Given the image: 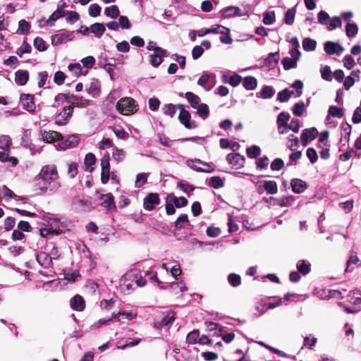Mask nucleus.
Instances as JSON below:
<instances>
[{"label": "nucleus", "instance_id": "31", "mask_svg": "<svg viewBox=\"0 0 361 361\" xmlns=\"http://www.w3.org/2000/svg\"><path fill=\"white\" fill-rule=\"evenodd\" d=\"M148 173H140L137 174L135 177V187L137 188H141L146 183Z\"/></svg>", "mask_w": 361, "mask_h": 361}, {"label": "nucleus", "instance_id": "3", "mask_svg": "<svg viewBox=\"0 0 361 361\" xmlns=\"http://www.w3.org/2000/svg\"><path fill=\"white\" fill-rule=\"evenodd\" d=\"M116 110L122 115L129 116L137 111V104L131 97H124L118 100L116 104Z\"/></svg>", "mask_w": 361, "mask_h": 361}, {"label": "nucleus", "instance_id": "51", "mask_svg": "<svg viewBox=\"0 0 361 361\" xmlns=\"http://www.w3.org/2000/svg\"><path fill=\"white\" fill-rule=\"evenodd\" d=\"M30 24L25 20H20L18 23V28L17 32L18 34H25L30 30Z\"/></svg>", "mask_w": 361, "mask_h": 361}, {"label": "nucleus", "instance_id": "27", "mask_svg": "<svg viewBox=\"0 0 361 361\" xmlns=\"http://www.w3.org/2000/svg\"><path fill=\"white\" fill-rule=\"evenodd\" d=\"M264 187L267 193L274 195L278 192V186L274 180H266L264 182Z\"/></svg>", "mask_w": 361, "mask_h": 361}, {"label": "nucleus", "instance_id": "53", "mask_svg": "<svg viewBox=\"0 0 361 361\" xmlns=\"http://www.w3.org/2000/svg\"><path fill=\"white\" fill-rule=\"evenodd\" d=\"M360 262L358 257L356 255H351L347 262V267L345 269V271H351L353 268H351V265L357 264Z\"/></svg>", "mask_w": 361, "mask_h": 361}, {"label": "nucleus", "instance_id": "58", "mask_svg": "<svg viewBox=\"0 0 361 361\" xmlns=\"http://www.w3.org/2000/svg\"><path fill=\"white\" fill-rule=\"evenodd\" d=\"M40 235L43 238H51L56 235L54 231L48 226V227L42 228L39 230Z\"/></svg>", "mask_w": 361, "mask_h": 361}, {"label": "nucleus", "instance_id": "48", "mask_svg": "<svg viewBox=\"0 0 361 361\" xmlns=\"http://www.w3.org/2000/svg\"><path fill=\"white\" fill-rule=\"evenodd\" d=\"M261 149L257 145H252L251 147L247 149V154L248 157L253 159L256 158L257 156L260 154Z\"/></svg>", "mask_w": 361, "mask_h": 361}, {"label": "nucleus", "instance_id": "5", "mask_svg": "<svg viewBox=\"0 0 361 361\" xmlns=\"http://www.w3.org/2000/svg\"><path fill=\"white\" fill-rule=\"evenodd\" d=\"M187 165L190 168L197 171L211 173L214 171V168L207 163L203 162L200 159H190L187 161Z\"/></svg>", "mask_w": 361, "mask_h": 361}, {"label": "nucleus", "instance_id": "7", "mask_svg": "<svg viewBox=\"0 0 361 361\" xmlns=\"http://www.w3.org/2000/svg\"><path fill=\"white\" fill-rule=\"evenodd\" d=\"M178 108L180 109L178 118L180 122L188 129H192L196 127L195 122L190 121V114L185 110L183 105H178Z\"/></svg>", "mask_w": 361, "mask_h": 361}, {"label": "nucleus", "instance_id": "12", "mask_svg": "<svg viewBox=\"0 0 361 361\" xmlns=\"http://www.w3.org/2000/svg\"><path fill=\"white\" fill-rule=\"evenodd\" d=\"M175 319V314L173 312H168L161 319L155 320V326L158 328L169 329Z\"/></svg>", "mask_w": 361, "mask_h": 361}, {"label": "nucleus", "instance_id": "49", "mask_svg": "<svg viewBox=\"0 0 361 361\" xmlns=\"http://www.w3.org/2000/svg\"><path fill=\"white\" fill-rule=\"evenodd\" d=\"M342 25V22L340 18L338 17H333L330 18V23L329 26L327 27L328 30L331 31L337 27H341Z\"/></svg>", "mask_w": 361, "mask_h": 361}, {"label": "nucleus", "instance_id": "56", "mask_svg": "<svg viewBox=\"0 0 361 361\" xmlns=\"http://www.w3.org/2000/svg\"><path fill=\"white\" fill-rule=\"evenodd\" d=\"M102 8L97 4H94L89 7V15L92 17H97L100 15Z\"/></svg>", "mask_w": 361, "mask_h": 361}, {"label": "nucleus", "instance_id": "6", "mask_svg": "<svg viewBox=\"0 0 361 361\" xmlns=\"http://www.w3.org/2000/svg\"><path fill=\"white\" fill-rule=\"evenodd\" d=\"M79 142L78 137L75 135L68 136L66 138H60L58 147L59 149L66 150L75 147Z\"/></svg>", "mask_w": 361, "mask_h": 361}, {"label": "nucleus", "instance_id": "46", "mask_svg": "<svg viewBox=\"0 0 361 361\" xmlns=\"http://www.w3.org/2000/svg\"><path fill=\"white\" fill-rule=\"evenodd\" d=\"M320 73L322 75V78L326 80V81H331L332 80V73L330 69V67L328 66H322L320 69Z\"/></svg>", "mask_w": 361, "mask_h": 361}, {"label": "nucleus", "instance_id": "59", "mask_svg": "<svg viewBox=\"0 0 361 361\" xmlns=\"http://www.w3.org/2000/svg\"><path fill=\"white\" fill-rule=\"evenodd\" d=\"M34 47L39 51H44L47 49L45 42L40 37H36L35 39Z\"/></svg>", "mask_w": 361, "mask_h": 361}, {"label": "nucleus", "instance_id": "64", "mask_svg": "<svg viewBox=\"0 0 361 361\" xmlns=\"http://www.w3.org/2000/svg\"><path fill=\"white\" fill-rule=\"evenodd\" d=\"M329 113L334 117L341 118L343 115V110L337 106H331L329 107Z\"/></svg>", "mask_w": 361, "mask_h": 361}, {"label": "nucleus", "instance_id": "23", "mask_svg": "<svg viewBox=\"0 0 361 361\" xmlns=\"http://www.w3.org/2000/svg\"><path fill=\"white\" fill-rule=\"evenodd\" d=\"M89 30H90V32L94 34L96 37L100 38L104 33L106 28L103 23H96L92 24Z\"/></svg>", "mask_w": 361, "mask_h": 361}, {"label": "nucleus", "instance_id": "2", "mask_svg": "<svg viewBox=\"0 0 361 361\" xmlns=\"http://www.w3.org/2000/svg\"><path fill=\"white\" fill-rule=\"evenodd\" d=\"M145 284V279L135 270L126 272L120 279V287L123 292L133 290L135 287H143Z\"/></svg>", "mask_w": 361, "mask_h": 361}, {"label": "nucleus", "instance_id": "42", "mask_svg": "<svg viewBox=\"0 0 361 361\" xmlns=\"http://www.w3.org/2000/svg\"><path fill=\"white\" fill-rule=\"evenodd\" d=\"M68 68L76 77H78L82 74V66L78 63L69 64Z\"/></svg>", "mask_w": 361, "mask_h": 361}, {"label": "nucleus", "instance_id": "14", "mask_svg": "<svg viewBox=\"0 0 361 361\" xmlns=\"http://www.w3.org/2000/svg\"><path fill=\"white\" fill-rule=\"evenodd\" d=\"M40 135H41V139L44 142H47V143H52L56 141L59 142V140L61 137V135L59 133L54 131V130H49V131L42 130L40 132Z\"/></svg>", "mask_w": 361, "mask_h": 361}, {"label": "nucleus", "instance_id": "41", "mask_svg": "<svg viewBox=\"0 0 361 361\" xmlns=\"http://www.w3.org/2000/svg\"><path fill=\"white\" fill-rule=\"evenodd\" d=\"M275 13L274 11H267L263 14V23L269 25L275 22Z\"/></svg>", "mask_w": 361, "mask_h": 361}, {"label": "nucleus", "instance_id": "35", "mask_svg": "<svg viewBox=\"0 0 361 361\" xmlns=\"http://www.w3.org/2000/svg\"><path fill=\"white\" fill-rule=\"evenodd\" d=\"M95 157L92 153H88L86 154L85 157V169L89 171H92L93 170L92 166L95 163Z\"/></svg>", "mask_w": 361, "mask_h": 361}, {"label": "nucleus", "instance_id": "24", "mask_svg": "<svg viewBox=\"0 0 361 361\" xmlns=\"http://www.w3.org/2000/svg\"><path fill=\"white\" fill-rule=\"evenodd\" d=\"M29 74L27 71L19 70L16 73V82L19 85H24L28 80Z\"/></svg>", "mask_w": 361, "mask_h": 361}, {"label": "nucleus", "instance_id": "22", "mask_svg": "<svg viewBox=\"0 0 361 361\" xmlns=\"http://www.w3.org/2000/svg\"><path fill=\"white\" fill-rule=\"evenodd\" d=\"M37 260L44 268L49 267L52 264V257L46 252H39L37 255Z\"/></svg>", "mask_w": 361, "mask_h": 361}, {"label": "nucleus", "instance_id": "52", "mask_svg": "<svg viewBox=\"0 0 361 361\" xmlns=\"http://www.w3.org/2000/svg\"><path fill=\"white\" fill-rule=\"evenodd\" d=\"M72 104L80 108H84L90 104V101L82 98L75 97L72 101Z\"/></svg>", "mask_w": 361, "mask_h": 361}, {"label": "nucleus", "instance_id": "4", "mask_svg": "<svg viewBox=\"0 0 361 361\" xmlns=\"http://www.w3.org/2000/svg\"><path fill=\"white\" fill-rule=\"evenodd\" d=\"M48 226L54 231L55 235L61 234L67 228V223L63 219L54 216H47L45 219Z\"/></svg>", "mask_w": 361, "mask_h": 361}, {"label": "nucleus", "instance_id": "62", "mask_svg": "<svg viewBox=\"0 0 361 361\" xmlns=\"http://www.w3.org/2000/svg\"><path fill=\"white\" fill-rule=\"evenodd\" d=\"M243 78L238 74L233 75L228 78V84L233 87H237L242 82Z\"/></svg>", "mask_w": 361, "mask_h": 361}, {"label": "nucleus", "instance_id": "36", "mask_svg": "<svg viewBox=\"0 0 361 361\" xmlns=\"http://www.w3.org/2000/svg\"><path fill=\"white\" fill-rule=\"evenodd\" d=\"M358 31L357 25L353 23H348L345 26L346 35L349 37H355Z\"/></svg>", "mask_w": 361, "mask_h": 361}, {"label": "nucleus", "instance_id": "55", "mask_svg": "<svg viewBox=\"0 0 361 361\" xmlns=\"http://www.w3.org/2000/svg\"><path fill=\"white\" fill-rule=\"evenodd\" d=\"M228 281L234 287L238 286L241 283L240 276L235 274H231L228 276Z\"/></svg>", "mask_w": 361, "mask_h": 361}, {"label": "nucleus", "instance_id": "43", "mask_svg": "<svg viewBox=\"0 0 361 361\" xmlns=\"http://www.w3.org/2000/svg\"><path fill=\"white\" fill-rule=\"evenodd\" d=\"M295 16V9H288L285 13L284 22L287 25H292L294 22Z\"/></svg>", "mask_w": 361, "mask_h": 361}, {"label": "nucleus", "instance_id": "18", "mask_svg": "<svg viewBox=\"0 0 361 361\" xmlns=\"http://www.w3.org/2000/svg\"><path fill=\"white\" fill-rule=\"evenodd\" d=\"M290 185L293 191L298 194L303 192L307 188L305 182L298 178L293 179L290 182Z\"/></svg>", "mask_w": 361, "mask_h": 361}, {"label": "nucleus", "instance_id": "20", "mask_svg": "<svg viewBox=\"0 0 361 361\" xmlns=\"http://www.w3.org/2000/svg\"><path fill=\"white\" fill-rule=\"evenodd\" d=\"M70 305L73 310L77 311L82 310L85 305L83 298L79 295H76L71 299Z\"/></svg>", "mask_w": 361, "mask_h": 361}, {"label": "nucleus", "instance_id": "40", "mask_svg": "<svg viewBox=\"0 0 361 361\" xmlns=\"http://www.w3.org/2000/svg\"><path fill=\"white\" fill-rule=\"evenodd\" d=\"M65 13H61L59 11H55L47 20L46 23L49 26H53L55 21L60 18L64 16Z\"/></svg>", "mask_w": 361, "mask_h": 361}, {"label": "nucleus", "instance_id": "30", "mask_svg": "<svg viewBox=\"0 0 361 361\" xmlns=\"http://www.w3.org/2000/svg\"><path fill=\"white\" fill-rule=\"evenodd\" d=\"M185 98L190 102L192 107L195 109L197 107L200 102V97L190 92H188L185 93Z\"/></svg>", "mask_w": 361, "mask_h": 361}, {"label": "nucleus", "instance_id": "54", "mask_svg": "<svg viewBox=\"0 0 361 361\" xmlns=\"http://www.w3.org/2000/svg\"><path fill=\"white\" fill-rule=\"evenodd\" d=\"M293 93V91H290L288 89H285L278 94V99H279V100H280L281 102H287L290 99V97Z\"/></svg>", "mask_w": 361, "mask_h": 361}, {"label": "nucleus", "instance_id": "16", "mask_svg": "<svg viewBox=\"0 0 361 361\" xmlns=\"http://www.w3.org/2000/svg\"><path fill=\"white\" fill-rule=\"evenodd\" d=\"M166 56V51L163 49H157L150 55V63L154 67L159 66L163 61V58Z\"/></svg>", "mask_w": 361, "mask_h": 361}, {"label": "nucleus", "instance_id": "8", "mask_svg": "<svg viewBox=\"0 0 361 361\" xmlns=\"http://www.w3.org/2000/svg\"><path fill=\"white\" fill-rule=\"evenodd\" d=\"M73 37L74 35L73 32L66 31L56 34L51 37V44L53 46H58L61 44L72 40Z\"/></svg>", "mask_w": 361, "mask_h": 361}, {"label": "nucleus", "instance_id": "61", "mask_svg": "<svg viewBox=\"0 0 361 361\" xmlns=\"http://www.w3.org/2000/svg\"><path fill=\"white\" fill-rule=\"evenodd\" d=\"M290 118V114L286 112H281L277 117L278 125H287V122Z\"/></svg>", "mask_w": 361, "mask_h": 361}, {"label": "nucleus", "instance_id": "11", "mask_svg": "<svg viewBox=\"0 0 361 361\" xmlns=\"http://www.w3.org/2000/svg\"><path fill=\"white\" fill-rule=\"evenodd\" d=\"M20 104L23 109L33 112L35 110L36 105L34 102L33 96L29 94H23L20 96Z\"/></svg>", "mask_w": 361, "mask_h": 361}, {"label": "nucleus", "instance_id": "45", "mask_svg": "<svg viewBox=\"0 0 361 361\" xmlns=\"http://www.w3.org/2000/svg\"><path fill=\"white\" fill-rule=\"evenodd\" d=\"M209 185L215 188V189H217V188H221L223 187L224 185V181L223 180L219 177V176H213L209 180Z\"/></svg>", "mask_w": 361, "mask_h": 361}, {"label": "nucleus", "instance_id": "13", "mask_svg": "<svg viewBox=\"0 0 361 361\" xmlns=\"http://www.w3.org/2000/svg\"><path fill=\"white\" fill-rule=\"evenodd\" d=\"M159 198L157 193H150L144 198L143 207L146 210H152L156 205L159 204Z\"/></svg>", "mask_w": 361, "mask_h": 361}, {"label": "nucleus", "instance_id": "60", "mask_svg": "<svg viewBox=\"0 0 361 361\" xmlns=\"http://www.w3.org/2000/svg\"><path fill=\"white\" fill-rule=\"evenodd\" d=\"M162 109H163L164 114H166L167 116H170L171 117H173L176 114V106H175V105H173L172 104H169L165 105L162 108Z\"/></svg>", "mask_w": 361, "mask_h": 361}, {"label": "nucleus", "instance_id": "29", "mask_svg": "<svg viewBox=\"0 0 361 361\" xmlns=\"http://www.w3.org/2000/svg\"><path fill=\"white\" fill-rule=\"evenodd\" d=\"M171 289L172 293L174 294H178L180 293H183L187 290V287L185 283L182 281L180 282H173L171 284Z\"/></svg>", "mask_w": 361, "mask_h": 361}, {"label": "nucleus", "instance_id": "26", "mask_svg": "<svg viewBox=\"0 0 361 361\" xmlns=\"http://www.w3.org/2000/svg\"><path fill=\"white\" fill-rule=\"evenodd\" d=\"M257 86V81L252 76H247L243 79V87L247 90H253Z\"/></svg>", "mask_w": 361, "mask_h": 361}, {"label": "nucleus", "instance_id": "37", "mask_svg": "<svg viewBox=\"0 0 361 361\" xmlns=\"http://www.w3.org/2000/svg\"><path fill=\"white\" fill-rule=\"evenodd\" d=\"M317 46V42L310 38H305L302 41L303 49L307 51H314Z\"/></svg>", "mask_w": 361, "mask_h": 361}, {"label": "nucleus", "instance_id": "19", "mask_svg": "<svg viewBox=\"0 0 361 361\" xmlns=\"http://www.w3.org/2000/svg\"><path fill=\"white\" fill-rule=\"evenodd\" d=\"M226 159L233 167L239 168L243 165L244 159L238 154H229L227 155Z\"/></svg>", "mask_w": 361, "mask_h": 361}, {"label": "nucleus", "instance_id": "17", "mask_svg": "<svg viewBox=\"0 0 361 361\" xmlns=\"http://www.w3.org/2000/svg\"><path fill=\"white\" fill-rule=\"evenodd\" d=\"M101 205L104 207L111 209L116 208L114 196L111 193H106L100 195Z\"/></svg>", "mask_w": 361, "mask_h": 361}, {"label": "nucleus", "instance_id": "34", "mask_svg": "<svg viewBox=\"0 0 361 361\" xmlns=\"http://www.w3.org/2000/svg\"><path fill=\"white\" fill-rule=\"evenodd\" d=\"M298 61L294 59L285 57L282 60V64L285 70H290V68H295L297 67Z\"/></svg>", "mask_w": 361, "mask_h": 361}, {"label": "nucleus", "instance_id": "38", "mask_svg": "<svg viewBox=\"0 0 361 361\" xmlns=\"http://www.w3.org/2000/svg\"><path fill=\"white\" fill-rule=\"evenodd\" d=\"M297 268L299 272L305 275L310 271V264L304 260H300L297 263Z\"/></svg>", "mask_w": 361, "mask_h": 361}, {"label": "nucleus", "instance_id": "39", "mask_svg": "<svg viewBox=\"0 0 361 361\" xmlns=\"http://www.w3.org/2000/svg\"><path fill=\"white\" fill-rule=\"evenodd\" d=\"M16 197V195L6 186L0 188V198L5 199L6 201Z\"/></svg>", "mask_w": 361, "mask_h": 361}, {"label": "nucleus", "instance_id": "50", "mask_svg": "<svg viewBox=\"0 0 361 361\" xmlns=\"http://www.w3.org/2000/svg\"><path fill=\"white\" fill-rule=\"evenodd\" d=\"M200 336L199 331L195 330L190 332L186 338L187 342L190 344H194L198 343Z\"/></svg>", "mask_w": 361, "mask_h": 361}, {"label": "nucleus", "instance_id": "10", "mask_svg": "<svg viewBox=\"0 0 361 361\" xmlns=\"http://www.w3.org/2000/svg\"><path fill=\"white\" fill-rule=\"evenodd\" d=\"M73 114V107L69 106L63 108V111L55 117V123L59 126H63L67 123L68 120Z\"/></svg>", "mask_w": 361, "mask_h": 361}, {"label": "nucleus", "instance_id": "28", "mask_svg": "<svg viewBox=\"0 0 361 361\" xmlns=\"http://www.w3.org/2000/svg\"><path fill=\"white\" fill-rule=\"evenodd\" d=\"M211 76H212V74H209L207 72H204L202 73V75H201V77L199 78V80L197 81V84L200 86L203 87L205 89V90H207V91L210 90L212 88V86L207 87L206 85L209 82Z\"/></svg>", "mask_w": 361, "mask_h": 361}, {"label": "nucleus", "instance_id": "1", "mask_svg": "<svg viewBox=\"0 0 361 361\" xmlns=\"http://www.w3.org/2000/svg\"><path fill=\"white\" fill-rule=\"evenodd\" d=\"M56 166L54 164L44 166L36 176V185L42 192H54L60 187Z\"/></svg>", "mask_w": 361, "mask_h": 361}, {"label": "nucleus", "instance_id": "25", "mask_svg": "<svg viewBox=\"0 0 361 361\" xmlns=\"http://www.w3.org/2000/svg\"><path fill=\"white\" fill-rule=\"evenodd\" d=\"M167 199L169 201L173 202L174 203V205L178 208L185 207L188 204V200H186L185 197H176L173 194L168 195Z\"/></svg>", "mask_w": 361, "mask_h": 361}, {"label": "nucleus", "instance_id": "57", "mask_svg": "<svg viewBox=\"0 0 361 361\" xmlns=\"http://www.w3.org/2000/svg\"><path fill=\"white\" fill-rule=\"evenodd\" d=\"M197 109V114L200 117L206 118L209 114L208 106L205 104H201L196 108Z\"/></svg>", "mask_w": 361, "mask_h": 361}, {"label": "nucleus", "instance_id": "32", "mask_svg": "<svg viewBox=\"0 0 361 361\" xmlns=\"http://www.w3.org/2000/svg\"><path fill=\"white\" fill-rule=\"evenodd\" d=\"M104 14L110 17L111 18H116L119 15V10L117 6L113 5L109 7H106L104 10Z\"/></svg>", "mask_w": 361, "mask_h": 361}, {"label": "nucleus", "instance_id": "44", "mask_svg": "<svg viewBox=\"0 0 361 361\" xmlns=\"http://www.w3.org/2000/svg\"><path fill=\"white\" fill-rule=\"evenodd\" d=\"M274 90L271 86H265L260 92V97L262 99H269L273 97Z\"/></svg>", "mask_w": 361, "mask_h": 361}, {"label": "nucleus", "instance_id": "9", "mask_svg": "<svg viewBox=\"0 0 361 361\" xmlns=\"http://www.w3.org/2000/svg\"><path fill=\"white\" fill-rule=\"evenodd\" d=\"M318 135V131L316 128H306L302 130L300 141L303 147L307 145V144L316 138Z\"/></svg>", "mask_w": 361, "mask_h": 361}, {"label": "nucleus", "instance_id": "21", "mask_svg": "<svg viewBox=\"0 0 361 361\" xmlns=\"http://www.w3.org/2000/svg\"><path fill=\"white\" fill-rule=\"evenodd\" d=\"M223 18H231L235 16H240V9L237 6H228L221 11Z\"/></svg>", "mask_w": 361, "mask_h": 361}, {"label": "nucleus", "instance_id": "47", "mask_svg": "<svg viewBox=\"0 0 361 361\" xmlns=\"http://www.w3.org/2000/svg\"><path fill=\"white\" fill-rule=\"evenodd\" d=\"M11 145V140L8 135H1L0 137V149L8 150Z\"/></svg>", "mask_w": 361, "mask_h": 361}, {"label": "nucleus", "instance_id": "15", "mask_svg": "<svg viewBox=\"0 0 361 361\" xmlns=\"http://www.w3.org/2000/svg\"><path fill=\"white\" fill-rule=\"evenodd\" d=\"M324 50L329 55L334 54L340 55L344 51V49L339 43L326 42L324 44Z\"/></svg>", "mask_w": 361, "mask_h": 361}, {"label": "nucleus", "instance_id": "33", "mask_svg": "<svg viewBox=\"0 0 361 361\" xmlns=\"http://www.w3.org/2000/svg\"><path fill=\"white\" fill-rule=\"evenodd\" d=\"M279 60V54L278 52L271 53L266 59V63L269 66L274 68L278 64Z\"/></svg>", "mask_w": 361, "mask_h": 361}, {"label": "nucleus", "instance_id": "63", "mask_svg": "<svg viewBox=\"0 0 361 361\" xmlns=\"http://www.w3.org/2000/svg\"><path fill=\"white\" fill-rule=\"evenodd\" d=\"M305 104L303 102L296 103L293 107V112L297 116H300L304 111Z\"/></svg>", "mask_w": 361, "mask_h": 361}]
</instances>
